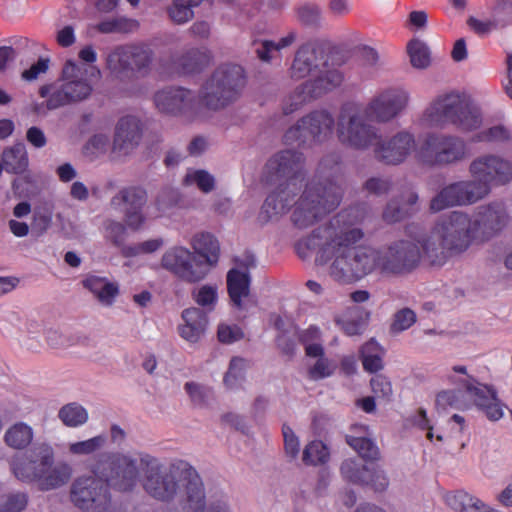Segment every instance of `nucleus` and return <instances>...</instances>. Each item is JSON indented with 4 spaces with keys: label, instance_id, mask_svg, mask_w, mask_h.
Wrapping results in <instances>:
<instances>
[{
    "label": "nucleus",
    "instance_id": "29",
    "mask_svg": "<svg viewBox=\"0 0 512 512\" xmlns=\"http://www.w3.org/2000/svg\"><path fill=\"white\" fill-rule=\"evenodd\" d=\"M191 245L197 254L205 258L207 264L215 265L218 262L220 245L211 233L196 234L191 241Z\"/></svg>",
    "mask_w": 512,
    "mask_h": 512
},
{
    "label": "nucleus",
    "instance_id": "47",
    "mask_svg": "<svg viewBox=\"0 0 512 512\" xmlns=\"http://www.w3.org/2000/svg\"><path fill=\"white\" fill-rule=\"evenodd\" d=\"M184 185L196 184L204 193H209L214 189V177L205 170L189 171L183 180Z\"/></svg>",
    "mask_w": 512,
    "mask_h": 512
},
{
    "label": "nucleus",
    "instance_id": "48",
    "mask_svg": "<svg viewBox=\"0 0 512 512\" xmlns=\"http://www.w3.org/2000/svg\"><path fill=\"white\" fill-rule=\"evenodd\" d=\"M246 361L240 357H233L229 369L224 376V384L228 388H234L244 379Z\"/></svg>",
    "mask_w": 512,
    "mask_h": 512
},
{
    "label": "nucleus",
    "instance_id": "8",
    "mask_svg": "<svg viewBox=\"0 0 512 512\" xmlns=\"http://www.w3.org/2000/svg\"><path fill=\"white\" fill-rule=\"evenodd\" d=\"M99 77L100 70L95 66H84L69 59L62 68V84L52 91L46 101L49 110L86 100L93 91L90 77Z\"/></svg>",
    "mask_w": 512,
    "mask_h": 512
},
{
    "label": "nucleus",
    "instance_id": "38",
    "mask_svg": "<svg viewBox=\"0 0 512 512\" xmlns=\"http://www.w3.org/2000/svg\"><path fill=\"white\" fill-rule=\"evenodd\" d=\"M370 467L359 459L349 458L342 462L340 471L342 476L354 484L363 485L369 479Z\"/></svg>",
    "mask_w": 512,
    "mask_h": 512
},
{
    "label": "nucleus",
    "instance_id": "15",
    "mask_svg": "<svg viewBox=\"0 0 512 512\" xmlns=\"http://www.w3.org/2000/svg\"><path fill=\"white\" fill-rule=\"evenodd\" d=\"M70 501L83 512H107L111 502L108 485L101 478H77L70 486Z\"/></svg>",
    "mask_w": 512,
    "mask_h": 512
},
{
    "label": "nucleus",
    "instance_id": "20",
    "mask_svg": "<svg viewBox=\"0 0 512 512\" xmlns=\"http://www.w3.org/2000/svg\"><path fill=\"white\" fill-rule=\"evenodd\" d=\"M157 109L165 114L192 117L202 105L200 98L182 87H167L154 95Z\"/></svg>",
    "mask_w": 512,
    "mask_h": 512
},
{
    "label": "nucleus",
    "instance_id": "59",
    "mask_svg": "<svg viewBox=\"0 0 512 512\" xmlns=\"http://www.w3.org/2000/svg\"><path fill=\"white\" fill-rule=\"evenodd\" d=\"M284 447L287 456L295 459L299 453V441L293 430L286 424L282 427Z\"/></svg>",
    "mask_w": 512,
    "mask_h": 512
},
{
    "label": "nucleus",
    "instance_id": "28",
    "mask_svg": "<svg viewBox=\"0 0 512 512\" xmlns=\"http://www.w3.org/2000/svg\"><path fill=\"white\" fill-rule=\"evenodd\" d=\"M83 286L104 305H112L119 294L118 285L108 281L105 277L89 275L83 280Z\"/></svg>",
    "mask_w": 512,
    "mask_h": 512
},
{
    "label": "nucleus",
    "instance_id": "61",
    "mask_svg": "<svg viewBox=\"0 0 512 512\" xmlns=\"http://www.w3.org/2000/svg\"><path fill=\"white\" fill-rule=\"evenodd\" d=\"M297 15L302 23L312 25L318 22L320 9L317 5L305 4L298 8Z\"/></svg>",
    "mask_w": 512,
    "mask_h": 512
},
{
    "label": "nucleus",
    "instance_id": "58",
    "mask_svg": "<svg viewBox=\"0 0 512 512\" xmlns=\"http://www.w3.org/2000/svg\"><path fill=\"white\" fill-rule=\"evenodd\" d=\"M184 388L191 401L196 405H202L211 393L209 388L195 382H187Z\"/></svg>",
    "mask_w": 512,
    "mask_h": 512
},
{
    "label": "nucleus",
    "instance_id": "57",
    "mask_svg": "<svg viewBox=\"0 0 512 512\" xmlns=\"http://www.w3.org/2000/svg\"><path fill=\"white\" fill-rule=\"evenodd\" d=\"M107 237L112 243L120 247L123 245L126 238V226L118 221H109L106 226Z\"/></svg>",
    "mask_w": 512,
    "mask_h": 512
},
{
    "label": "nucleus",
    "instance_id": "12",
    "mask_svg": "<svg viewBox=\"0 0 512 512\" xmlns=\"http://www.w3.org/2000/svg\"><path fill=\"white\" fill-rule=\"evenodd\" d=\"M334 125L335 120L328 111H312L285 132L284 143L298 146L322 143L332 135Z\"/></svg>",
    "mask_w": 512,
    "mask_h": 512
},
{
    "label": "nucleus",
    "instance_id": "22",
    "mask_svg": "<svg viewBox=\"0 0 512 512\" xmlns=\"http://www.w3.org/2000/svg\"><path fill=\"white\" fill-rule=\"evenodd\" d=\"M327 65L328 60L322 45L308 42L301 45L295 53L290 69L291 77L296 80L304 79Z\"/></svg>",
    "mask_w": 512,
    "mask_h": 512
},
{
    "label": "nucleus",
    "instance_id": "37",
    "mask_svg": "<svg viewBox=\"0 0 512 512\" xmlns=\"http://www.w3.org/2000/svg\"><path fill=\"white\" fill-rule=\"evenodd\" d=\"M204 0H173L167 8L169 18L175 24H185L194 18L193 9Z\"/></svg>",
    "mask_w": 512,
    "mask_h": 512
},
{
    "label": "nucleus",
    "instance_id": "42",
    "mask_svg": "<svg viewBox=\"0 0 512 512\" xmlns=\"http://www.w3.org/2000/svg\"><path fill=\"white\" fill-rule=\"evenodd\" d=\"M295 40L296 33L293 31L282 37L277 43L271 40H264L256 48V54L260 60L269 62L273 57L272 53L279 52L281 49L290 46Z\"/></svg>",
    "mask_w": 512,
    "mask_h": 512
},
{
    "label": "nucleus",
    "instance_id": "62",
    "mask_svg": "<svg viewBox=\"0 0 512 512\" xmlns=\"http://www.w3.org/2000/svg\"><path fill=\"white\" fill-rule=\"evenodd\" d=\"M388 484V478L383 470L370 468L369 479L364 485L371 486L375 491L382 492L387 488Z\"/></svg>",
    "mask_w": 512,
    "mask_h": 512
},
{
    "label": "nucleus",
    "instance_id": "54",
    "mask_svg": "<svg viewBox=\"0 0 512 512\" xmlns=\"http://www.w3.org/2000/svg\"><path fill=\"white\" fill-rule=\"evenodd\" d=\"M218 340L221 343L230 344L244 337L242 329L237 325L222 324L217 331Z\"/></svg>",
    "mask_w": 512,
    "mask_h": 512
},
{
    "label": "nucleus",
    "instance_id": "11",
    "mask_svg": "<svg viewBox=\"0 0 512 512\" xmlns=\"http://www.w3.org/2000/svg\"><path fill=\"white\" fill-rule=\"evenodd\" d=\"M468 155V146L461 137L441 133L427 134L416 153L418 161L429 167L454 165Z\"/></svg>",
    "mask_w": 512,
    "mask_h": 512
},
{
    "label": "nucleus",
    "instance_id": "46",
    "mask_svg": "<svg viewBox=\"0 0 512 512\" xmlns=\"http://www.w3.org/2000/svg\"><path fill=\"white\" fill-rule=\"evenodd\" d=\"M328 451L321 441H312L309 443L302 455V461L306 465L324 464L328 459Z\"/></svg>",
    "mask_w": 512,
    "mask_h": 512
},
{
    "label": "nucleus",
    "instance_id": "30",
    "mask_svg": "<svg viewBox=\"0 0 512 512\" xmlns=\"http://www.w3.org/2000/svg\"><path fill=\"white\" fill-rule=\"evenodd\" d=\"M384 348L374 339L367 341L360 349L363 369L369 373H377L383 369Z\"/></svg>",
    "mask_w": 512,
    "mask_h": 512
},
{
    "label": "nucleus",
    "instance_id": "50",
    "mask_svg": "<svg viewBox=\"0 0 512 512\" xmlns=\"http://www.w3.org/2000/svg\"><path fill=\"white\" fill-rule=\"evenodd\" d=\"M109 139L102 134L93 135L83 147V154L91 161L103 155L107 151Z\"/></svg>",
    "mask_w": 512,
    "mask_h": 512
},
{
    "label": "nucleus",
    "instance_id": "4",
    "mask_svg": "<svg viewBox=\"0 0 512 512\" xmlns=\"http://www.w3.org/2000/svg\"><path fill=\"white\" fill-rule=\"evenodd\" d=\"M341 158L332 153L325 156L319 163V176L306 183L305 189L296 202L291 220L299 229L308 228L333 212L343 198V188L336 180L322 176H336L340 171Z\"/></svg>",
    "mask_w": 512,
    "mask_h": 512
},
{
    "label": "nucleus",
    "instance_id": "3",
    "mask_svg": "<svg viewBox=\"0 0 512 512\" xmlns=\"http://www.w3.org/2000/svg\"><path fill=\"white\" fill-rule=\"evenodd\" d=\"M468 170L473 179L453 182L442 188L430 201L431 212L477 203L486 198L493 187L512 181V162L496 154L476 157Z\"/></svg>",
    "mask_w": 512,
    "mask_h": 512
},
{
    "label": "nucleus",
    "instance_id": "14",
    "mask_svg": "<svg viewBox=\"0 0 512 512\" xmlns=\"http://www.w3.org/2000/svg\"><path fill=\"white\" fill-rule=\"evenodd\" d=\"M320 69L314 77L300 84L294 92L286 99L283 106V113L289 115L297 111L305 102L339 87L343 81L342 73L337 69Z\"/></svg>",
    "mask_w": 512,
    "mask_h": 512
},
{
    "label": "nucleus",
    "instance_id": "51",
    "mask_svg": "<svg viewBox=\"0 0 512 512\" xmlns=\"http://www.w3.org/2000/svg\"><path fill=\"white\" fill-rule=\"evenodd\" d=\"M370 386L375 397L389 401L393 394L391 381L382 374H376L370 380Z\"/></svg>",
    "mask_w": 512,
    "mask_h": 512
},
{
    "label": "nucleus",
    "instance_id": "25",
    "mask_svg": "<svg viewBox=\"0 0 512 512\" xmlns=\"http://www.w3.org/2000/svg\"><path fill=\"white\" fill-rule=\"evenodd\" d=\"M141 136L142 128L139 119L134 116L122 117L116 126L114 149L128 154L139 144Z\"/></svg>",
    "mask_w": 512,
    "mask_h": 512
},
{
    "label": "nucleus",
    "instance_id": "10",
    "mask_svg": "<svg viewBox=\"0 0 512 512\" xmlns=\"http://www.w3.org/2000/svg\"><path fill=\"white\" fill-rule=\"evenodd\" d=\"M364 114L358 103L347 102L342 105L337 122V136L343 145L356 150L376 146L381 135L376 127L365 121Z\"/></svg>",
    "mask_w": 512,
    "mask_h": 512
},
{
    "label": "nucleus",
    "instance_id": "6",
    "mask_svg": "<svg viewBox=\"0 0 512 512\" xmlns=\"http://www.w3.org/2000/svg\"><path fill=\"white\" fill-rule=\"evenodd\" d=\"M144 490L156 500L169 502L178 491V480L183 482L186 498L196 499L200 495L202 479L188 462L176 460L168 467L156 458L146 456L141 459Z\"/></svg>",
    "mask_w": 512,
    "mask_h": 512
},
{
    "label": "nucleus",
    "instance_id": "36",
    "mask_svg": "<svg viewBox=\"0 0 512 512\" xmlns=\"http://www.w3.org/2000/svg\"><path fill=\"white\" fill-rule=\"evenodd\" d=\"M445 501L450 508L460 512H478L486 507L479 499L464 491L447 493Z\"/></svg>",
    "mask_w": 512,
    "mask_h": 512
},
{
    "label": "nucleus",
    "instance_id": "55",
    "mask_svg": "<svg viewBox=\"0 0 512 512\" xmlns=\"http://www.w3.org/2000/svg\"><path fill=\"white\" fill-rule=\"evenodd\" d=\"M27 505V496L24 493H15L7 496L5 502L0 505L1 512H20Z\"/></svg>",
    "mask_w": 512,
    "mask_h": 512
},
{
    "label": "nucleus",
    "instance_id": "19",
    "mask_svg": "<svg viewBox=\"0 0 512 512\" xmlns=\"http://www.w3.org/2000/svg\"><path fill=\"white\" fill-rule=\"evenodd\" d=\"M147 202V192L140 186L124 187L112 197L110 205L114 210L123 213L126 225L139 230L145 223L143 208Z\"/></svg>",
    "mask_w": 512,
    "mask_h": 512
},
{
    "label": "nucleus",
    "instance_id": "26",
    "mask_svg": "<svg viewBox=\"0 0 512 512\" xmlns=\"http://www.w3.org/2000/svg\"><path fill=\"white\" fill-rule=\"evenodd\" d=\"M184 324L179 327V333L185 340L195 343L204 334L208 318L200 308H187L182 312Z\"/></svg>",
    "mask_w": 512,
    "mask_h": 512
},
{
    "label": "nucleus",
    "instance_id": "5",
    "mask_svg": "<svg viewBox=\"0 0 512 512\" xmlns=\"http://www.w3.org/2000/svg\"><path fill=\"white\" fill-rule=\"evenodd\" d=\"M305 158L303 153L283 150L273 155L265 165V178L270 184H277L275 191L265 199L260 218L268 222L286 213L305 179Z\"/></svg>",
    "mask_w": 512,
    "mask_h": 512
},
{
    "label": "nucleus",
    "instance_id": "33",
    "mask_svg": "<svg viewBox=\"0 0 512 512\" xmlns=\"http://www.w3.org/2000/svg\"><path fill=\"white\" fill-rule=\"evenodd\" d=\"M435 406L438 413H447L450 409L464 411L470 404L460 390H444L437 394Z\"/></svg>",
    "mask_w": 512,
    "mask_h": 512
},
{
    "label": "nucleus",
    "instance_id": "45",
    "mask_svg": "<svg viewBox=\"0 0 512 512\" xmlns=\"http://www.w3.org/2000/svg\"><path fill=\"white\" fill-rule=\"evenodd\" d=\"M370 319V312L362 308L356 309V315L343 321L342 329L349 336L360 335L364 332Z\"/></svg>",
    "mask_w": 512,
    "mask_h": 512
},
{
    "label": "nucleus",
    "instance_id": "9",
    "mask_svg": "<svg viewBox=\"0 0 512 512\" xmlns=\"http://www.w3.org/2000/svg\"><path fill=\"white\" fill-rule=\"evenodd\" d=\"M245 84V72L240 65H221L203 85L201 103L212 110L224 108L240 96Z\"/></svg>",
    "mask_w": 512,
    "mask_h": 512
},
{
    "label": "nucleus",
    "instance_id": "16",
    "mask_svg": "<svg viewBox=\"0 0 512 512\" xmlns=\"http://www.w3.org/2000/svg\"><path fill=\"white\" fill-rule=\"evenodd\" d=\"M409 93L400 87H391L377 93L364 109L365 115L379 123L399 116L408 106Z\"/></svg>",
    "mask_w": 512,
    "mask_h": 512
},
{
    "label": "nucleus",
    "instance_id": "63",
    "mask_svg": "<svg viewBox=\"0 0 512 512\" xmlns=\"http://www.w3.org/2000/svg\"><path fill=\"white\" fill-rule=\"evenodd\" d=\"M194 299L200 306H213L217 300V290L215 287L204 285L194 294Z\"/></svg>",
    "mask_w": 512,
    "mask_h": 512
},
{
    "label": "nucleus",
    "instance_id": "53",
    "mask_svg": "<svg viewBox=\"0 0 512 512\" xmlns=\"http://www.w3.org/2000/svg\"><path fill=\"white\" fill-rule=\"evenodd\" d=\"M163 245L161 238L150 239L135 246H128L123 249V254L127 257H133L140 253H152L157 251Z\"/></svg>",
    "mask_w": 512,
    "mask_h": 512
},
{
    "label": "nucleus",
    "instance_id": "41",
    "mask_svg": "<svg viewBox=\"0 0 512 512\" xmlns=\"http://www.w3.org/2000/svg\"><path fill=\"white\" fill-rule=\"evenodd\" d=\"M33 438L32 428L23 422L13 425L5 434V442L15 449H23Z\"/></svg>",
    "mask_w": 512,
    "mask_h": 512
},
{
    "label": "nucleus",
    "instance_id": "27",
    "mask_svg": "<svg viewBox=\"0 0 512 512\" xmlns=\"http://www.w3.org/2000/svg\"><path fill=\"white\" fill-rule=\"evenodd\" d=\"M227 290L230 301L237 309L243 308V299L250 294V275L238 269H231L227 273Z\"/></svg>",
    "mask_w": 512,
    "mask_h": 512
},
{
    "label": "nucleus",
    "instance_id": "44",
    "mask_svg": "<svg viewBox=\"0 0 512 512\" xmlns=\"http://www.w3.org/2000/svg\"><path fill=\"white\" fill-rule=\"evenodd\" d=\"M416 320V313L412 309L402 308L394 313L389 326V333L394 336L398 335L413 326Z\"/></svg>",
    "mask_w": 512,
    "mask_h": 512
},
{
    "label": "nucleus",
    "instance_id": "13",
    "mask_svg": "<svg viewBox=\"0 0 512 512\" xmlns=\"http://www.w3.org/2000/svg\"><path fill=\"white\" fill-rule=\"evenodd\" d=\"M153 51L146 44L116 47L108 54L107 68L120 76H146L150 72Z\"/></svg>",
    "mask_w": 512,
    "mask_h": 512
},
{
    "label": "nucleus",
    "instance_id": "39",
    "mask_svg": "<svg viewBox=\"0 0 512 512\" xmlns=\"http://www.w3.org/2000/svg\"><path fill=\"white\" fill-rule=\"evenodd\" d=\"M346 442L364 461L374 462L378 461L381 457L378 447L366 436L346 435Z\"/></svg>",
    "mask_w": 512,
    "mask_h": 512
},
{
    "label": "nucleus",
    "instance_id": "18",
    "mask_svg": "<svg viewBox=\"0 0 512 512\" xmlns=\"http://www.w3.org/2000/svg\"><path fill=\"white\" fill-rule=\"evenodd\" d=\"M161 266L188 283L199 282L207 274L206 267L201 262H197L193 253L184 247L168 249L162 256Z\"/></svg>",
    "mask_w": 512,
    "mask_h": 512
},
{
    "label": "nucleus",
    "instance_id": "56",
    "mask_svg": "<svg viewBox=\"0 0 512 512\" xmlns=\"http://www.w3.org/2000/svg\"><path fill=\"white\" fill-rule=\"evenodd\" d=\"M333 372L334 368L331 366L330 361L324 357L316 361L309 369L308 375L312 380H320L331 376Z\"/></svg>",
    "mask_w": 512,
    "mask_h": 512
},
{
    "label": "nucleus",
    "instance_id": "40",
    "mask_svg": "<svg viewBox=\"0 0 512 512\" xmlns=\"http://www.w3.org/2000/svg\"><path fill=\"white\" fill-rule=\"evenodd\" d=\"M139 28V22L127 17H113L99 22L96 30L103 34L131 33Z\"/></svg>",
    "mask_w": 512,
    "mask_h": 512
},
{
    "label": "nucleus",
    "instance_id": "49",
    "mask_svg": "<svg viewBox=\"0 0 512 512\" xmlns=\"http://www.w3.org/2000/svg\"><path fill=\"white\" fill-rule=\"evenodd\" d=\"M106 437L99 435L91 439L70 444L69 451L75 455H90L104 447Z\"/></svg>",
    "mask_w": 512,
    "mask_h": 512
},
{
    "label": "nucleus",
    "instance_id": "23",
    "mask_svg": "<svg viewBox=\"0 0 512 512\" xmlns=\"http://www.w3.org/2000/svg\"><path fill=\"white\" fill-rule=\"evenodd\" d=\"M415 149L414 135L401 131L387 141L377 140L374 147L375 158L385 164L397 165L405 161Z\"/></svg>",
    "mask_w": 512,
    "mask_h": 512
},
{
    "label": "nucleus",
    "instance_id": "35",
    "mask_svg": "<svg viewBox=\"0 0 512 512\" xmlns=\"http://www.w3.org/2000/svg\"><path fill=\"white\" fill-rule=\"evenodd\" d=\"M417 201L418 194L412 190L407 191L405 202L400 203L396 200H392L387 204L383 212V219L388 223L401 221L408 213V209L414 206Z\"/></svg>",
    "mask_w": 512,
    "mask_h": 512
},
{
    "label": "nucleus",
    "instance_id": "34",
    "mask_svg": "<svg viewBox=\"0 0 512 512\" xmlns=\"http://www.w3.org/2000/svg\"><path fill=\"white\" fill-rule=\"evenodd\" d=\"M70 476V468L67 465L50 466L37 481L39 489L48 491L59 488L68 482Z\"/></svg>",
    "mask_w": 512,
    "mask_h": 512
},
{
    "label": "nucleus",
    "instance_id": "17",
    "mask_svg": "<svg viewBox=\"0 0 512 512\" xmlns=\"http://www.w3.org/2000/svg\"><path fill=\"white\" fill-rule=\"evenodd\" d=\"M95 472L109 486L126 492L136 484L138 469L134 461L126 457L106 456L97 463Z\"/></svg>",
    "mask_w": 512,
    "mask_h": 512
},
{
    "label": "nucleus",
    "instance_id": "2",
    "mask_svg": "<svg viewBox=\"0 0 512 512\" xmlns=\"http://www.w3.org/2000/svg\"><path fill=\"white\" fill-rule=\"evenodd\" d=\"M507 214L499 203H491L479 209L472 218L467 213L452 211L438 219L433 235L424 239L425 256L432 264L444 265L449 258L468 250L480 232L490 237L506 225Z\"/></svg>",
    "mask_w": 512,
    "mask_h": 512
},
{
    "label": "nucleus",
    "instance_id": "31",
    "mask_svg": "<svg viewBox=\"0 0 512 512\" xmlns=\"http://www.w3.org/2000/svg\"><path fill=\"white\" fill-rule=\"evenodd\" d=\"M1 159L6 172L11 174H20L28 166L27 151L23 143L4 149Z\"/></svg>",
    "mask_w": 512,
    "mask_h": 512
},
{
    "label": "nucleus",
    "instance_id": "7",
    "mask_svg": "<svg viewBox=\"0 0 512 512\" xmlns=\"http://www.w3.org/2000/svg\"><path fill=\"white\" fill-rule=\"evenodd\" d=\"M423 121L432 127L452 124L463 131H473L482 124V115L468 96L449 92L436 97L423 113Z\"/></svg>",
    "mask_w": 512,
    "mask_h": 512
},
{
    "label": "nucleus",
    "instance_id": "24",
    "mask_svg": "<svg viewBox=\"0 0 512 512\" xmlns=\"http://www.w3.org/2000/svg\"><path fill=\"white\" fill-rule=\"evenodd\" d=\"M465 391L474 405L486 416H504L508 410L512 416V410L498 398L497 391L493 386L479 382L465 384Z\"/></svg>",
    "mask_w": 512,
    "mask_h": 512
},
{
    "label": "nucleus",
    "instance_id": "32",
    "mask_svg": "<svg viewBox=\"0 0 512 512\" xmlns=\"http://www.w3.org/2000/svg\"><path fill=\"white\" fill-rule=\"evenodd\" d=\"M210 61L211 55L207 50L191 49L179 59V72L182 74L201 72Z\"/></svg>",
    "mask_w": 512,
    "mask_h": 512
},
{
    "label": "nucleus",
    "instance_id": "60",
    "mask_svg": "<svg viewBox=\"0 0 512 512\" xmlns=\"http://www.w3.org/2000/svg\"><path fill=\"white\" fill-rule=\"evenodd\" d=\"M189 507L192 512H223V509L218 505L205 506V492L203 482L200 484V495L196 499L187 498Z\"/></svg>",
    "mask_w": 512,
    "mask_h": 512
},
{
    "label": "nucleus",
    "instance_id": "21",
    "mask_svg": "<svg viewBox=\"0 0 512 512\" xmlns=\"http://www.w3.org/2000/svg\"><path fill=\"white\" fill-rule=\"evenodd\" d=\"M53 451L48 445H39L25 454V458L14 464L13 472L22 481H38L53 465Z\"/></svg>",
    "mask_w": 512,
    "mask_h": 512
},
{
    "label": "nucleus",
    "instance_id": "64",
    "mask_svg": "<svg viewBox=\"0 0 512 512\" xmlns=\"http://www.w3.org/2000/svg\"><path fill=\"white\" fill-rule=\"evenodd\" d=\"M364 188L371 194L383 195L390 190L391 182L388 179L372 177L365 182Z\"/></svg>",
    "mask_w": 512,
    "mask_h": 512
},
{
    "label": "nucleus",
    "instance_id": "43",
    "mask_svg": "<svg viewBox=\"0 0 512 512\" xmlns=\"http://www.w3.org/2000/svg\"><path fill=\"white\" fill-rule=\"evenodd\" d=\"M407 52L413 67L424 69L430 65V51L428 46L419 39H412L407 44Z\"/></svg>",
    "mask_w": 512,
    "mask_h": 512
},
{
    "label": "nucleus",
    "instance_id": "52",
    "mask_svg": "<svg viewBox=\"0 0 512 512\" xmlns=\"http://www.w3.org/2000/svg\"><path fill=\"white\" fill-rule=\"evenodd\" d=\"M510 132L502 125L490 127L477 135V141L504 143L510 140Z\"/></svg>",
    "mask_w": 512,
    "mask_h": 512
},
{
    "label": "nucleus",
    "instance_id": "1",
    "mask_svg": "<svg viewBox=\"0 0 512 512\" xmlns=\"http://www.w3.org/2000/svg\"><path fill=\"white\" fill-rule=\"evenodd\" d=\"M419 237L416 241L399 239L379 248L357 246L364 232L350 219L348 211H341L330 221L315 229L307 238L296 244V250L305 257V248L316 253L320 265L330 263L329 274L337 282L351 284L374 272L383 276H404L412 273L424 259L423 241L433 235ZM441 265H439L440 267Z\"/></svg>",
    "mask_w": 512,
    "mask_h": 512
}]
</instances>
